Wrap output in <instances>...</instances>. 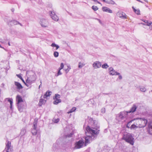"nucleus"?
<instances>
[{"instance_id":"1","label":"nucleus","mask_w":152,"mask_h":152,"mask_svg":"<svg viewBox=\"0 0 152 152\" xmlns=\"http://www.w3.org/2000/svg\"><path fill=\"white\" fill-rule=\"evenodd\" d=\"M94 131L90 130L89 128H87V132H86V136L85 137V142L83 139H81L75 144L74 149H78L83 148V146H86L92 140L95 138V134L98 133V132H94Z\"/></svg>"},{"instance_id":"2","label":"nucleus","mask_w":152,"mask_h":152,"mask_svg":"<svg viewBox=\"0 0 152 152\" xmlns=\"http://www.w3.org/2000/svg\"><path fill=\"white\" fill-rule=\"evenodd\" d=\"M88 125L86 128V131H87V128L88 127L90 129V130L94 131V132H96L97 131L98 133L95 134V138L96 137L97 135L98 134L99 131L98 129L99 126L98 124V122L95 120H94L93 118H88ZM95 133H96L95 132Z\"/></svg>"},{"instance_id":"3","label":"nucleus","mask_w":152,"mask_h":152,"mask_svg":"<svg viewBox=\"0 0 152 152\" xmlns=\"http://www.w3.org/2000/svg\"><path fill=\"white\" fill-rule=\"evenodd\" d=\"M26 74L27 78L26 80V83L25 85L28 87H31V85L34 82L36 79L35 73L32 71H27Z\"/></svg>"},{"instance_id":"4","label":"nucleus","mask_w":152,"mask_h":152,"mask_svg":"<svg viewBox=\"0 0 152 152\" xmlns=\"http://www.w3.org/2000/svg\"><path fill=\"white\" fill-rule=\"evenodd\" d=\"M134 120L139 128L145 127L148 122L147 120L145 118H137Z\"/></svg>"},{"instance_id":"5","label":"nucleus","mask_w":152,"mask_h":152,"mask_svg":"<svg viewBox=\"0 0 152 152\" xmlns=\"http://www.w3.org/2000/svg\"><path fill=\"white\" fill-rule=\"evenodd\" d=\"M122 139L125 140L126 142L133 145L134 144V138L130 134H124L122 137Z\"/></svg>"},{"instance_id":"6","label":"nucleus","mask_w":152,"mask_h":152,"mask_svg":"<svg viewBox=\"0 0 152 152\" xmlns=\"http://www.w3.org/2000/svg\"><path fill=\"white\" fill-rule=\"evenodd\" d=\"M37 120L36 119H35L33 123L32 128L31 131V133L33 135H36L38 132V131L37 129Z\"/></svg>"},{"instance_id":"7","label":"nucleus","mask_w":152,"mask_h":152,"mask_svg":"<svg viewBox=\"0 0 152 152\" xmlns=\"http://www.w3.org/2000/svg\"><path fill=\"white\" fill-rule=\"evenodd\" d=\"M60 96L59 94H56L55 96H53V99L54 101L53 103L54 104H56L61 102V100L60 99Z\"/></svg>"},{"instance_id":"8","label":"nucleus","mask_w":152,"mask_h":152,"mask_svg":"<svg viewBox=\"0 0 152 152\" xmlns=\"http://www.w3.org/2000/svg\"><path fill=\"white\" fill-rule=\"evenodd\" d=\"M128 113L127 111H126L121 112L118 114V116L119 120H122L126 118L127 115Z\"/></svg>"},{"instance_id":"9","label":"nucleus","mask_w":152,"mask_h":152,"mask_svg":"<svg viewBox=\"0 0 152 152\" xmlns=\"http://www.w3.org/2000/svg\"><path fill=\"white\" fill-rule=\"evenodd\" d=\"M49 12L50 16L52 19L56 21H58L59 18L58 16L56 15L55 13L54 12L50 11Z\"/></svg>"},{"instance_id":"10","label":"nucleus","mask_w":152,"mask_h":152,"mask_svg":"<svg viewBox=\"0 0 152 152\" xmlns=\"http://www.w3.org/2000/svg\"><path fill=\"white\" fill-rule=\"evenodd\" d=\"M109 74L111 75H117L120 74V73L117 72L112 67H110L108 69Z\"/></svg>"},{"instance_id":"11","label":"nucleus","mask_w":152,"mask_h":152,"mask_svg":"<svg viewBox=\"0 0 152 152\" xmlns=\"http://www.w3.org/2000/svg\"><path fill=\"white\" fill-rule=\"evenodd\" d=\"M11 142L8 141L6 144V146L5 149L4 151H6V152H10L12 151V148L11 146Z\"/></svg>"},{"instance_id":"12","label":"nucleus","mask_w":152,"mask_h":152,"mask_svg":"<svg viewBox=\"0 0 152 152\" xmlns=\"http://www.w3.org/2000/svg\"><path fill=\"white\" fill-rule=\"evenodd\" d=\"M118 17L123 19H126L127 16L124 12L121 11H118L116 13Z\"/></svg>"},{"instance_id":"13","label":"nucleus","mask_w":152,"mask_h":152,"mask_svg":"<svg viewBox=\"0 0 152 152\" xmlns=\"http://www.w3.org/2000/svg\"><path fill=\"white\" fill-rule=\"evenodd\" d=\"M40 23L42 27H46L48 25V22L46 20L42 19L40 21Z\"/></svg>"},{"instance_id":"14","label":"nucleus","mask_w":152,"mask_h":152,"mask_svg":"<svg viewBox=\"0 0 152 152\" xmlns=\"http://www.w3.org/2000/svg\"><path fill=\"white\" fill-rule=\"evenodd\" d=\"M101 65V62L99 61H96L93 64V66L94 69H97L100 67Z\"/></svg>"},{"instance_id":"15","label":"nucleus","mask_w":152,"mask_h":152,"mask_svg":"<svg viewBox=\"0 0 152 152\" xmlns=\"http://www.w3.org/2000/svg\"><path fill=\"white\" fill-rule=\"evenodd\" d=\"M8 23L9 24H10L11 25H16L18 24H20V26H22V24L18 22L17 21L13 20H9L8 22Z\"/></svg>"},{"instance_id":"16","label":"nucleus","mask_w":152,"mask_h":152,"mask_svg":"<svg viewBox=\"0 0 152 152\" xmlns=\"http://www.w3.org/2000/svg\"><path fill=\"white\" fill-rule=\"evenodd\" d=\"M102 10L103 11L106 12L110 13H112V11L109 8L107 7H103L102 8Z\"/></svg>"},{"instance_id":"17","label":"nucleus","mask_w":152,"mask_h":152,"mask_svg":"<svg viewBox=\"0 0 152 152\" xmlns=\"http://www.w3.org/2000/svg\"><path fill=\"white\" fill-rule=\"evenodd\" d=\"M16 100L17 104H19V103L23 101L21 97L19 95H18L16 97Z\"/></svg>"},{"instance_id":"18","label":"nucleus","mask_w":152,"mask_h":152,"mask_svg":"<svg viewBox=\"0 0 152 152\" xmlns=\"http://www.w3.org/2000/svg\"><path fill=\"white\" fill-rule=\"evenodd\" d=\"M148 127V132L150 134H152V121H151L149 123Z\"/></svg>"},{"instance_id":"19","label":"nucleus","mask_w":152,"mask_h":152,"mask_svg":"<svg viewBox=\"0 0 152 152\" xmlns=\"http://www.w3.org/2000/svg\"><path fill=\"white\" fill-rule=\"evenodd\" d=\"M47 99V98H44V99L42 98V96H41V99H40L39 104H45L46 103Z\"/></svg>"},{"instance_id":"20","label":"nucleus","mask_w":152,"mask_h":152,"mask_svg":"<svg viewBox=\"0 0 152 152\" xmlns=\"http://www.w3.org/2000/svg\"><path fill=\"white\" fill-rule=\"evenodd\" d=\"M139 88L140 91L142 92H145L147 90L146 88L143 86H139Z\"/></svg>"},{"instance_id":"21","label":"nucleus","mask_w":152,"mask_h":152,"mask_svg":"<svg viewBox=\"0 0 152 152\" xmlns=\"http://www.w3.org/2000/svg\"><path fill=\"white\" fill-rule=\"evenodd\" d=\"M52 92L50 91H48L43 96V98L46 99L48 96H49L51 94Z\"/></svg>"},{"instance_id":"22","label":"nucleus","mask_w":152,"mask_h":152,"mask_svg":"<svg viewBox=\"0 0 152 152\" xmlns=\"http://www.w3.org/2000/svg\"><path fill=\"white\" fill-rule=\"evenodd\" d=\"M15 85L17 87V88L18 89H21L23 88V87L21 84L19 83L15 82Z\"/></svg>"},{"instance_id":"23","label":"nucleus","mask_w":152,"mask_h":152,"mask_svg":"<svg viewBox=\"0 0 152 152\" xmlns=\"http://www.w3.org/2000/svg\"><path fill=\"white\" fill-rule=\"evenodd\" d=\"M141 20L144 22L145 23L146 25L147 26H149L152 24V22L151 21H148L147 20H144L143 19Z\"/></svg>"},{"instance_id":"24","label":"nucleus","mask_w":152,"mask_h":152,"mask_svg":"<svg viewBox=\"0 0 152 152\" xmlns=\"http://www.w3.org/2000/svg\"><path fill=\"white\" fill-rule=\"evenodd\" d=\"M139 128L137 125H136V123L135 121V122L132 125H131L130 127V128L131 129H136L137 128Z\"/></svg>"},{"instance_id":"25","label":"nucleus","mask_w":152,"mask_h":152,"mask_svg":"<svg viewBox=\"0 0 152 152\" xmlns=\"http://www.w3.org/2000/svg\"><path fill=\"white\" fill-rule=\"evenodd\" d=\"M134 105V106L132 107L129 111H127L128 113H134L136 110L137 107H136L134 106L135 105Z\"/></svg>"},{"instance_id":"26","label":"nucleus","mask_w":152,"mask_h":152,"mask_svg":"<svg viewBox=\"0 0 152 152\" xmlns=\"http://www.w3.org/2000/svg\"><path fill=\"white\" fill-rule=\"evenodd\" d=\"M24 105H18V110L20 112H22L23 111L24 108Z\"/></svg>"},{"instance_id":"27","label":"nucleus","mask_w":152,"mask_h":152,"mask_svg":"<svg viewBox=\"0 0 152 152\" xmlns=\"http://www.w3.org/2000/svg\"><path fill=\"white\" fill-rule=\"evenodd\" d=\"M12 101V99L10 98H7L5 99V102H9L10 103V104H12L13 103Z\"/></svg>"},{"instance_id":"28","label":"nucleus","mask_w":152,"mask_h":152,"mask_svg":"<svg viewBox=\"0 0 152 152\" xmlns=\"http://www.w3.org/2000/svg\"><path fill=\"white\" fill-rule=\"evenodd\" d=\"M132 8L133 9L134 12L137 15H139L140 14V11L139 9L136 10L134 7H132Z\"/></svg>"},{"instance_id":"29","label":"nucleus","mask_w":152,"mask_h":152,"mask_svg":"<svg viewBox=\"0 0 152 152\" xmlns=\"http://www.w3.org/2000/svg\"><path fill=\"white\" fill-rule=\"evenodd\" d=\"M106 3L109 4H115V2L112 0H106Z\"/></svg>"},{"instance_id":"30","label":"nucleus","mask_w":152,"mask_h":152,"mask_svg":"<svg viewBox=\"0 0 152 152\" xmlns=\"http://www.w3.org/2000/svg\"><path fill=\"white\" fill-rule=\"evenodd\" d=\"M61 69H58L57 73L55 74V76L56 77H58L59 75H61L62 74V72H61Z\"/></svg>"},{"instance_id":"31","label":"nucleus","mask_w":152,"mask_h":152,"mask_svg":"<svg viewBox=\"0 0 152 152\" xmlns=\"http://www.w3.org/2000/svg\"><path fill=\"white\" fill-rule=\"evenodd\" d=\"M26 132V130L25 128H23L20 132V134L22 136Z\"/></svg>"},{"instance_id":"32","label":"nucleus","mask_w":152,"mask_h":152,"mask_svg":"<svg viewBox=\"0 0 152 152\" xmlns=\"http://www.w3.org/2000/svg\"><path fill=\"white\" fill-rule=\"evenodd\" d=\"M67 68L66 69H64V70L65 71V72L66 73H67L71 69V67L69 65H68L67 66Z\"/></svg>"},{"instance_id":"33","label":"nucleus","mask_w":152,"mask_h":152,"mask_svg":"<svg viewBox=\"0 0 152 152\" xmlns=\"http://www.w3.org/2000/svg\"><path fill=\"white\" fill-rule=\"evenodd\" d=\"M102 67L103 69H107L109 67V66L107 64L105 63L103 64Z\"/></svg>"},{"instance_id":"34","label":"nucleus","mask_w":152,"mask_h":152,"mask_svg":"<svg viewBox=\"0 0 152 152\" xmlns=\"http://www.w3.org/2000/svg\"><path fill=\"white\" fill-rule=\"evenodd\" d=\"M134 120H131V121H129V122H128L127 124V125H126V127H127L128 128H130V125L131 124V123H132V122Z\"/></svg>"},{"instance_id":"35","label":"nucleus","mask_w":152,"mask_h":152,"mask_svg":"<svg viewBox=\"0 0 152 152\" xmlns=\"http://www.w3.org/2000/svg\"><path fill=\"white\" fill-rule=\"evenodd\" d=\"M85 65V64H84L83 63H81V62H79L78 66V67L79 68H81L83 67Z\"/></svg>"},{"instance_id":"36","label":"nucleus","mask_w":152,"mask_h":152,"mask_svg":"<svg viewBox=\"0 0 152 152\" xmlns=\"http://www.w3.org/2000/svg\"><path fill=\"white\" fill-rule=\"evenodd\" d=\"M53 122L55 123H57L59 121V119L58 118L57 119L53 118Z\"/></svg>"},{"instance_id":"37","label":"nucleus","mask_w":152,"mask_h":152,"mask_svg":"<svg viewBox=\"0 0 152 152\" xmlns=\"http://www.w3.org/2000/svg\"><path fill=\"white\" fill-rule=\"evenodd\" d=\"M76 110V108L75 107H73L70 110V111H69L67 113H71L75 111Z\"/></svg>"},{"instance_id":"38","label":"nucleus","mask_w":152,"mask_h":152,"mask_svg":"<svg viewBox=\"0 0 152 152\" xmlns=\"http://www.w3.org/2000/svg\"><path fill=\"white\" fill-rule=\"evenodd\" d=\"M59 53L58 52L55 51L53 53V55L55 57H57L58 56Z\"/></svg>"},{"instance_id":"39","label":"nucleus","mask_w":152,"mask_h":152,"mask_svg":"<svg viewBox=\"0 0 152 152\" xmlns=\"http://www.w3.org/2000/svg\"><path fill=\"white\" fill-rule=\"evenodd\" d=\"M92 8L94 11H96L97 10L98 8L97 6H93L92 7Z\"/></svg>"},{"instance_id":"40","label":"nucleus","mask_w":152,"mask_h":152,"mask_svg":"<svg viewBox=\"0 0 152 152\" xmlns=\"http://www.w3.org/2000/svg\"><path fill=\"white\" fill-rule=\"evenodd\" d=\"M64 67V64L62 63H61L60 64V66L58 68V69H63Z\"/></svg>"},{"instance_id":"41","label":"nucleus","mask_w":152,"mask_h":152,"mask_svg":"<svg viewBox=\"0 0 152 152\" xmlns=\"http://www.w3.org/2000/svg\"><path fill=\"white\" fill-rule=\"evenodd\" d=\"M73 133L72 132L70 133L69 134H68L66 136V137H71Z\"/></svg>"},{"instance_id":"42","label":"nucleus","mask_w":152,"mask_h":152,"mask_svg":"<svg viewBox=\"0 0 152 152\" xmlns=\"http://www.w3.org/2000/svg\"><path fill=\"white\" fill-rule=\"evenodd\" d=\"M105 109L104 108H102L101 110V112L102 113H104L105 112Z\"/></svg>"},{"instance_id":"43","label":"nucleus","mask_w":152,"mask_h":152,"mask_svg":"<svg viewBox=\"0 0 152 152\" xmlns=\"http://www.w3.org/2000/svg\"><path fill=\"white\" fill-rule=\"evenodd\" d=\"M16 76L21 80H23V78L20 75H16Z\"/></svg>"},{"instance_id":"44","label":"nucleus","mask_w":152,"mask_h":152,"mask_svg":"<svg viewBox=\"0 0 152 152\" xmlns=\"http://www.w3.org/2000/svg\"><path fill=\"white\" fill-rule=\"evenodd\" d=\"M57 45L55 43H53L51 45V46L52 47H56Z\"/></svg>"},{"instance_id":"45","label":"nucleus","mask_w":152,"mask_h":152,"mask_svg":"<svg viewBox=\"0 0 152 152\" xmlns=\"http://www.w3.org/2000/svg\"><path fill=\"white\" fill-rule=\"evenodd\" d=\"M118 75V78L119 79L121 80V79H122V76L121 75H120V74H119V75Z\"/></svg>"},{"instance_id":"46","label":"nucleus","mask_w":152,"mask_h":152,"mask_svg":"<svg viewBox=\"0 0 152 152\" xmlns=\"http://www.w3.org/2000/svg\"><path fill=\"white\" fill-rule=\"evenodd\" d=\"M94 19L95 20H98V21H99L100 23L101 24L102 23L101 20L100 19H98L97 18H95Z\"/></svg>"},{"instance_id":"47","label":"nucleus","mask_w":152,"mask_h":152,"mask_svg":"<svg viewBox=\"0 0 152 152\" xmlns=\"http://www.w3.org/2000/svg\"><path fill=\"white\" fill-rule=\"evenodd\" d=\"M56 47V50H57L59 48V47L58 45H57Z\"/></svg>"},{"instance_id":"48","label":"nucleus","mask_w":152,"mask_h":152,"mask_svg":"<svg viewBox=\"0 0 152 152\" xmlns=\"http://www.w3.org/2000/svg\"><path fill=\"white\" fill-rule=\"evenodd\" d=\"M11 10L12 12H13L15 10V9L14 8H12L11 9Z\"/></svg>"},{"instance_id":"49","label":"nucleus","mask_w":152,"mask_h":152,"mask_svg":"<svg viewBox=\"0 0 152 152\" xmlns=\"http://www.w3.org/2000/svg\"><path fill=\"white\" fill-rule=\"evenodd\" d=\"M25 84V83H26V82H25L24 81V80H23H23H21Z\"/></svg>"},{"instance_id":"50","label":"nucleus","mask_w":152,"mask_h":152,"mask_svg":"<svg viewBox=\"0 0 152 152\" xmlns=\"http://www.w3.org/2000/svg\"><path fill=\"white\" fill-rule=\"evenodd\" d=\"M102 1L103 2L106 3V1H107L106 0H102Z\"/></svg>"},{"instance_id":"51","label":"nucleus","mask_w":152,"mask_h":152,"mask_svg":"<svg viewBox=\"0 0 152 152\" xmlns=\"http://www.w3.org/2000/svg\"><path fill=\"white\" fill-rule=\"evenodd\" d=\"M10 108L12 110V105H10Z\"/></svg>"},{"instance_id":"52","label":"nucleus","mask_w":152,"mask_h":152,"mask_svg":"<svg viewBox=\"0 0 152 152\" xmlns=\"http://www.w3.org/2000/svg\"><path fill=\"white\" fill-rule=\"evenodd\" d=\"M141 24H142L143 25H146V24H145V23H141Z\"/></svg>"},{"instance_id":"53","label":"nucleus","mask_w":152,"mask_h":152,"mask_svg":"<svg viewBox=\"0 0 152 152\" xmlns=\"http://www.w3.org/2000/svg\"><path fill=\"white\" fill-rule=\"evenodd\" d=\"M150 29L151 30H152V26H151L150 27Z\"/></svg>"},{"instance_id":"54","label":"nucleus","mask_w":152,"mask_h":152,"mask_svg":"<svg viewBox=\"0 0 152 152\" xmlns=\"http://www.w3.org/2000/svg\"><path fill=\"white\" fill-rule=\"evenodd\" d=\"M0 48H3V49H5L4 48H3V47H2L1 46V45H0Z\"/></svg>"},{"instance_id":"55","label":"nucleus","mask_w":152,"mask_h":152,"mask_svg":"<svg viewBox=\"0 0 152 152\" xmlns=\"http://www.w3.org/2000/svg\"><path fill=\"white\" fill-rule=\"evenodd\" d=\"M56 144H54L53 145V147H54L55 146H56Z\"/></svg>"},{"instance_id":"56","label":"nucleus","mask_w":152,"mask_h":152,"mask_svg":"<svg viewBox=\"0 0 152 152\" xmlns=\"http://www.w3.org/2000/svg\"><path fill=\"white\" fill-rule=\"evenodd\" d=\"M0 42L2 43H4V42L3 41H1Z\"/></svg>"},{"instance_id":"57","label":"nucleus","mask_w":152,"mask_h":152,"mask_svg":"<svg viewBox=\"0 0 152 152\" xmlns=\"http://www.w3.org/2000/svg\"><path fill=\"white\" fill-rule=\"evenodd\" d=\"M8 45L9 46H10V42H9L8 43Z\"/></svg>"},{"instance_id":"58","label":"nucleus","mask_w":152,"mask_h":152,"mask_svg":"<svg viewBox=\"0 0 152 152\" xmlns=\"http://www.w3.org/2000/svg\"><path fill=\"white\" fill-rule=\"evenodd\" d=\"M106 94V95H108V94H104H104Z\"/></svg>"},{"instance_id":"59","label":"nucleus","mask_w":152,"mask_h":152,"mask_svg":"<svg viewBox=\"0 0 152 152\" xmlns=\"http://www.w3.org/2000/svg\"><path fill=\"white\" fill-rule=\"evenodd\" d=\"M150 115L152 116V113L150 114Z\"/></svg>"},{"instance_id":"60","label":"nucleus","mask_w":152,"mask_h":152,"mask_svg":"<svg viewBox=\"0 0 152 152\" xmlns=\"http://www.w3.org/2000/svg\"><path fill=\"white\" fill-rule=\"evenodd\" d=\"M39 87H40V86H39Z\"/></svg>"},{"instance_id":"61","label":"nucleus","mask_w":152,"mask_h":152,"mask_svg":"<svg viewBox=\"0 0 152 152\" xmlns=\"http://www.w3.org/2000/svg\"><path fill=\"white\" fill-rule=\"evenodd\" d=\"M39 87H40V86H39Z\"/></svg>"},{"instance_id":"62","label":"nucleus","mask_w":152,"mask_h":152,"mask_svg":"<svg viewBox=\"0 0 152 152\" xmlns=\"http://www.w3.org/2000/svg\"><path fill=\"white\" fill-rule=\"evenodd\" d=\"M40 106H41L42 105H39Z\"/></svg>"},{"instance_id":"63","label":"nucleus","mask_w":152,"mask_h":152,"mask_svg":"<svg viewBox=\"0 0 152 152\" xmlns=\"http://www.w3.org/2000/svg\"><path fill=\"white\" fill-rule=\"evenodd\" d=\"M151 91V92H152V90Z\"/></svg>"}]
</instances>
